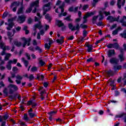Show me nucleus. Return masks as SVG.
Here are the masks:
<instances>
[{
	"instance_id": "obj_47",
	"label": "nucleus",
	"mask_w": 126,
	"mask_h": 126,
	"mask_svg": "<svg viewBox=\"0 0 126 126\" xmlns=\"http://www.w3.org/2000/svg\"><path fill=\"white\" fill-rule=\"evenodd\" d=\"M56 122H58L60 124H65V123H64L63 120L61 118L56 119Z\"/></svg>"
},
{
	"instance_id": "obj_62",
	"label": "nucleus",
	"mask_w": 126,
	"mask_h": 126,
	"mask_svg": "<svg viewBox=\"0 0 126 126\" xmlns=\"http://www.w3.org/2000/svg\"><path fill=\"white\" fill-rule=\"evenodd\" d=\"M88 7H89L88 6V5L86 4V5H84L83 6V8H82V9L83 10H86L87 9V8H88Z\"/></svg>"
},
{
	"instance_id": "obj_57",
	"label": "nucleus",
	"mask_w": 126,
	"mask_h": 126,
	"mask_svg": "<svg viewBox=\"0 0 126 126\" xmlns=\"http://www.w3.org/2000/svg\"><path fill=\"white\" fill-rule=\"evenodd\" d=\"M33 101L30 100L28 101V103H27V106H31L33 104Z\"/></svg>"
},
{
	"instance_id": "obj_28",
	"label": "nucleus",
	"mask_w": 126,
	"mask_h": 126,
	"mask_svg": "<svg viewBox=\"0 0 126 126\" xmlns=\"http://www.w3.org/2000/svg\"><path fill=\"white\" fill-rule=\"evenodd\" d=\"M14 44L15 46H16V47H21L22 43L21 42H18L17 40H14L13 41Z\"/></svg>"
},
{
	"instance_id": "obj_51",
	"label": "nucleus",
	"mask_w": 126,
	"mask_h": 126,
	"mask_svg": "<svg viewBox=\"0 0 126 126\" xmlns=\"http://www.w3.org/2000/svg\"><path fill=\"white\" fill-rule=\"evenodd\" d=\"M87 34H88V32H87V31L84 30L83 31V36L84 38H85L86 37H87Z\"/></svg>"
},
{
	"instance_id": "obj_55",
	"label": "nucleus",
	"mask_w": 126,
	"mask_h": 126,
	"mask_svg": "<svg viewBox=\"0 0 126 126\" xmlns=\"http://www.w3.org/2000/svg\"><path fill=\"white\" fill-rule=\"evenodd\" d=\"M8 117H9V116H8V115L7 114H4V115H3V119L4 121H6V120L8 119Z\"/></svg>"
},
{
	"instance_id": "obj_63",
	"label": "nucleus",
	"mask_w": 126,
	"mask_h": 126,
	"mask_svg": "<svg viewBox=\"0 0 126 126\" xmlns=\"http://www.w3.org/2000/svg\"><path fill=\"white\" fill-rule=\"evenodd\" d=\"M3 47H4V43L3 41H1L0 42V49L2 48Z\"/></svg>"
},
{
	"instance_id": "obj_41",
	"label": "nucleus",
	"mask_w": 126,
	"mask_h": 126,
	"mask_svg": "<svg viewBox=\"0 0 126 126\" xmlns=\"http://www.w3.org/2000/svg\"><path fill=\"white\" fill-rule=\"evenodd\" d=\"M3 93L4 94V96H8V92H7V88H5L3 90Z\"/></svg>"
},
{
	"instance_id": "obj_16",
	"label": "nucleus",
	"mask_w": 126,
	"mask_h": 126,
	"mask_svg": "<svg viewBox=\"0 0 126 126\" xmlns=\"http://www.w3.org/2000/svg\"><path fill=\"white\" fill-rule=\"evenodd\" d=\"M125 20H126V16H123V18L119 20L120 23L122 24L123 27H126V21Z\"/></svg>"
},
{
	"instance_id": "obj_18",
	"label": "nucleus",
	"mask_w": 126,
	"mask_h": 126,
	"mask_svg": "<svg viewBox=\"0 0 126 126\" xmlns=\"http://www.w3.org/2000/svg\"><path fill=\"white\" fill-rule=\"evenodd\" d=\"M124 117H125L124 118V122L125 123H126V113H122L121 114L119 115H117L115 116V118H124Z\"/></svg>"
},
{
	"instance_id": "obj_52",
	"label": "nucleus",
	"mask_w": 126,
	"mask_h": 126,
	"mask_svg": "<svg viewBox=\"0 0 126 126\" xmlns=\"http://www.w3.org/2000/svg\"><path fill=\"white\" fill-rule=\"evenodd\" d=\"M15 20V18H12L8 19V23H13V21Z\"/></svg>"
},
{
	"instance_id": "obj_3",
	"label": "nucleus",
	"mask_w": 126,
	"mask_h": 126,
	"mask_svg": "<svg viewBox=\"0 0 126 126\" xmlns=\"http://www.w3.org/2000/svg\"><path fill=\"white\" fill-rule=\"evenodd\" d=\"M99 21H101V20H103V19H104V15H103V12H102V11H99L98 15L94 16L93 17L92 23L93 25L96 23V21H97V19H98V17H99Z\"/></svg>"
},
{
	"instance_id": "obj_31",
	"label": "nucleus",
	"mask_w": 126,
	"mask_h": 126,
	"mask_svg": "<svg viewBox=\"0 0 126 126\" xmlns=\"http://www.w3.org/2000/svg\"><path fill=\"white\" fill-rule=\"evenodd\" d=\"M22 61L24 63L25 66L27 67L28 66V64H29V62L25 60V58L23 57L22 58Z\"/></svg>"
},
{
	"instance_id": "obj_33",
	"label": "nucleus",
	"mask_w": 126,
	"mask_h": 126,
	"mask_svg": "<svg viewBox=\"0 0 126 126\" xmlns=\"http://www.w3.org/2000/svg\"><path fill=\"white\" fill-rule=\"evenodd\" d=\"M64 2H63L61 5L59 6V8L61 9L62 13H63V12H64V8H63L64 7Z\"/></svg>"
},
{
	"instance_id": "obj_50",
	"label": "nucleus",
	"mask_w": 126,
	"mask_h": 126,
	"mask_svg": "<svg viewBox=\"0 0 126 126\" xmlns=\"http://www.w3.org/2000/svg\"><path fill=\"white\" fill-rule=\"evenodd\" d=\"M103 40H105V38L102 37L100 39H99V40H97L96 42H95V45H98V44L99 43H101V42H103Z\"/></svg>"
},
{
	"instance_id": "obj_61",
	"label": "nucleus",
	"mask_w": 126,
	"mask_h": 126,
	"mask_svg": "<svg viewBox=\"0 0 126 126\" xmlns=\"http://www.w3.org/2000/svg\"><path fill=\"white\" fill-rule=\"evenodd\" d=\"M33 22V21L32 20V18H29L28 19V24H31Z\"/></svg>"
},
{
	"instance_id": "obj_10",
	"label": "nucleus",
	"mask_w": 126,
	"mask_h": 126,
	"mask_svg": "<svg viewBox=\"0 0 126 126\" xmlns=\"http://www.w3.org/2000/svg\"><path fill=\"white\" fill-rule=\"evenodd\" d=\"M22 41H24V42L23 43V48H25V46L27 45V46H30V43L31 42V37L28 38L26 39L25 37H22Z\"/></svg>"
},
{
	"instance_id": "obj_2",
	"label": "nucleus",
	"mask_w": 126,
	"mask_h": 126,
	"mask_svg": "<svg viewBox=\"0 0 126 126\" xmlns=\"http://www.w3.org/2000/svg\"><path fill=\"white\" fill-rule=\"evenodd\" d=\"M68 27L71 31H75V30L79 31L80 28H82V29H87V28H88V26L83 23L80 25H79V23H77L75 26H73V25L71 23H69L68 24Z\"/></svg>"
},
{
	"instance_id": "obj_32",
	"label": "nucleus",
	"mask_w": 126,
	"mask_h": 126,
	"mask_svg": "<svg viewBox=\"0 0 126 126\" xmlns=\"http://www.w3.org/2000/svg\"><path fill=\"white\" fill-rule=\"evenodd\" d=\"M35 50L38 51V52L39 54H42V53H43V50L41 49L40 47H39L38 46H36L35 47Z\"/></svg>"
},
{
	"instance_id": "obj_36",
	"label": "nucleus",
	"mask_w": 126,
	"mask_h": 126,
	"mask_svg": "<svg viewBox=\"0 0 126 126\" xmlns=\"http://www.w3.org/2000/svg\"><path fill=\"white\" fill-rule=\"evenodd\" d=\"M109 80L110 82V84H109L110 86L115 87L116 86V85H114L115 83V80H112V78H110Z\"/></svg>"
},
{
	"instance_id": "obj_46",
	"label": "nucleus",
	"mask_w": 126,
	"mask_h": 126,
	"mask_svg": "<svg viewBox=\"0 0 126 126\" xmlns=\"http://www.w3.org/2000/svg\"><path fill=\"white\" fill-rule=\"evenodd\" d=\"M35 77H34V75L33 74H31L30 75V76H29V78L28 79H29L30 81H32V80H33V79H34Z\"/></svg>"
},
{
	"instance_id": "obj_35",
	"label": "nucleus",
	"mask_w": 126,
	"mask_h": 126,
	"mask_svg": "<svg viewBox=\"0 0 126 126\" xmlns=\"http://www.w3.org/2000/svg\"><path fill=\"white\" fill-rule=\"evenodd\" d=\"M39 61V64H40V66H44L45 64H46V63L43 61L42 60H41L40 58L38 59Z\"/></svg>"
},
{
	"instance_id": "obj_34",
	"label": "nucleus",
	"mask_w": 126,
	"mask_h": 126,
	"mask_svg": "<svg viewBox=\"0 0 126 126\" xmlns=\"http://www.w3.org/2000/svg\"><path fill=\"white\" fill-rule=\"evenodd\" d=\"M11 57V54L10 53H6L5 54V56L4 57V61H8L9 60V58Z\"/></svg>"
},
{
	"instance_id": "obj_13",
	"label": "nucleus",
	"mask_w": 126,
	"mask_h": 126,
	"mask_svg": "<svg viewBox=\"0 0 126 126\" xmlns=\"http://www.w3.org/2000/svg\"><path fill=\"white\" fill-rule=\"evenodd\" d=\"M107 56L108 58H112L114 56L116 55V52H115V49H109L107 52Z\"/></svg>"
},
{
	"instance_id": "obj_1",
	"label": "nucleus",
	"mask_w": 126,
	"mask_h": 126,
	"mask_svg": "<svg viewBox=\"0 0 126 126\" xmlns=\"http://www.w3.org/2000/svg\"><path fill=\"white\" fill-rule=\"evenodd\" d=\"M51 2H49L43 5L42 8L43 9V15L45 16V18L46 20H48L50 23L52 21V17L50 16V14L47 13L48 11H50L51 10Z\"/></svg>"
},
{
	"instance_id": "obj_14",
	"label": "nucleus",
	"mask_w": 126,
	"mask_h": 126,
	"mask_svg": "<svg viewBox=\"0 0 126 126\" xmlns=\"http://www.w3.org/2000/svg\"><path fill=\"white\" fill-rule=\"evenodd\" d=\"M124 51L125 50L124 49H120V54L118 56L121 63L125 61V58H124Z\"/></svg>"
},
{
	"instance_id": "obj_59",
	"label": "nucleus",
	"mask_w": 126,
	"mask_h": 126,
	"mask_svg": "<svg viewBox=\"0 0 126 126\" xmlns=\"http://www.w3.org/2000/svg\"><path fill=\"white\" fill-rule=\"evenodd\" d=\"M26 57H27L28 60H31V57L30 56V55L28 54V53H26L25 54Z\"/></svg>"
},
{
	"instance_id": "obj_9",
	"label": "nucleus",
	"mask_w": 126,
	"mask_h": 126,
	"mask_svg": "<svg viewBox=\"0 0 126 126\" xmlns=\"http://www.w3.org/2000/svg\"><path fill=\"white\" fill-rule=\"evenodd\" d=\"M94 15H95V12H87L86 15L84 16V17H83V24H85L87 23V21H88V20H87V18H88V17H90V16H92Z\"/></svg>"
},
{
	"instance_id": "obj_56",
	"label": "nucleus",
	"mask_w": 126,
	"mask_h": 126,
	"mask_svg": "<svg viewBox=\"0 0 126 126\" xmlns=\"http://www.w3.org/2000/svg\"><path fill=\"white\" fill-rule=\"evenodd\" d=\"M7 12H4L2 16V18L4 19V18L7 16Z\"/></svg>"
},
{
	"instance_id": "obj_43",
	"label": "nucleus",
	"mask_w": 126,
	"mask_h": 126,
	"mask_svg": "<svg viewBox=\"0 0 126 126\" xmlns=\"http://www.w3.org/2000/svg\"><path fill=\"white\" fill-rule=\"evenodd\" d=\"M17 59H13V61L9 60L8 62L10 63L11 64V63H13L14 64H16L17 63Z\"/></svg>"
},
{
	"instance_id": "obj_20",
	"label": "nucleus",
	"mask_w": 126,
	"mask_h": 126,
	"mask_svg": "<svg viewBox=\"0 0 126 126\" xmlns=\"http://www.w3.org/2000/svg\"><path fill=\"white\" fill-rule=\"evenodd\" d=\"M63 39H64V37L61 36V39H57L56 40V42L58 44L62 45V44H63V43H64V40H63Z\"/></svg>"
},
{
	"instance_id": "obj_7",
	"label": "nucleus",
	"mask_w": 126,
	"mask_h": 126,
	"mask_svg": "<svg viewBox=\"0 0 126 126\" xmlns=\"http://www.w3.org/2000/svg\"><path fill=\"white\" fill-rule=\"evenodd\" d=\"M11 74L12 78H14L16 77L17 80H15V82H16L17 84H21V80L23 79V77L20 76V75H17L16 76L15 73H13Z\"/></svg>"
},
{
	"instance_id": "obj_37",
	"label": "nucleus",
	"mask_w": 126,
	"mask_h": 126,
	"mask_svg": "<svg viewBox=\"0 0 126 126\" xmlns=\"http://www.w3.org/2000/svg\"><path fill=\"white\" fill-rule=\"evenodd\" d=\"M29 115L31 119H33V118L37 117V115L36 114L33 113L32 112H29Z\"/></svg>"
},
{
	"instance_id": "obj_11",
	"label": "nucleus",
	"mask_w": 126,
	"mask_h": 126,
	"mask_svg": "<svg viewBox=\"0 0 126 126\" xmlns=\"http://www.w3.org/2000/svg\"><path fill=\"white\" fill-rule=\"evenodd\" d=\"M120 61L116 57L111 58L109 60V63L111 64H118Z\"/></svg>"
},
{
	"instance_id": "obj_48",
	"label": "nucleus",
	"mask_w": 126,
	"mask_h": 126,
	"mask_svg": "<svg viewBox=\"0 0 126 126\" xmlns=\"http://www.w3.org/2000/svg\"><path fill=\"white\" fill-rule=\"evenodd\" d=\"M120 94H121V93H120L119 91L118 90L115 91V94H114L115 97H118V96H120Z\"/></svg>"
},
{
	"instance_id": "obj_26",
	"label": "nucleus",
	"mask_w": 126,
	"mask_h": 126,
	"mask_svg": "<svg viewBox=\"0 0 126 126\" xmlns=\"http://www.w3.org/2000/svg\"><path fill=\"white\" fill-rule=\"evenodd\" d=\"M18 96V94L16 93L12 95H9V98L11 99V100H13V99H15V100H16V97Z\"/></svg>"
},
{
	"instance_id": "obj_54",
	"label": "nucleus",
	"mask_w": 126,
	"mask_h": 126,
	"mask_svg": "<svg viewBox=\"0 0 126 126\" xmlns=\"http://www.w3.org/2000/svg\"><path fill=\"white\" fill-rule=\"evenodd\" d=\"M44 48L45 49H47V50H50L51 48V46H50L48 43H45Z\"/></svg>"
},
{
	"instance_id": "obj_42",
	"label": "nucleus",
	"mask_w": 126,
	"mask_h": 126,
	"mask_svg": "<svg viewBox=\"0 0 126 126\" xmlns=\"http://www.w3.org/2000/svg\"><path fill=\"white\" fill-rule=\"evenodd\" d=\"M106 19L109 20L110 22H114V17L112 16H108Z\"/></svg>"
},
{
	"instance_id": "obj_4",
	"label": "nucleus",
	"mask_w": 126,
	"mask_h": 126,
	"mask_svg": "<svg viewBox=\"0 0 126 126\" xmlns=\"http://www.w3.org/2000/svg\"><path fill=\"white\" fill-rule=\"evenodd\" d=\"M39 0H36L32 3L30 4V7H29L26 10V13H31V11H32V8L34 7V6H38V4H39Z\"/></svg>"
},
{
	"instance_id": "obj_19",
	"label": "nucleus",
	"mask_w": 126,
	"mask_h": 126,
	"mask_svg": "<svg viewBox=\"0 0 126 126\" xmlns=\"http://www.w3.org/2000/svg\"><path fill=\"white\" fill-rule=\"evenodd\" d=\"M24 9V6H23V0H22L21 7L18 10V12H17L18 14H21V13H23Z\"/></svg>"
},
{
	"instance_id": "obj_25",
	"label": "nucleus",
	"mask_w": 126,
	"mask_h": 126,
	"mask_svg": "<svg viewBox=\"0 0 126 126\" xmlns=\"http://www.w3.org/2000/svg\"><path fill=\"white\" fill-rule=\"evenodd\" d=\"M36 76L37 77L36 79H37V80H39L40 77L41 78V80H44V79L45 78V76H44V75L41 74L40 73L37 74Z\"/></svg>"
},
{
	"instance_id": "obj_5",
	"label": "nucleus",
	"mask_w": 126,
	"mask_h": 126,
	"mask_svg": "<svg viewBox=\"0 0 126 126\" xmlns=\"http://www.w3.org/2000/svg\"><path fill=\"white\" fill-rule=\"evenodd\" d=\"M55 24L57 25V26H58L59 28L62 27L61 31L62 32L65 31L66 30V26H64V24L63 23V21L59 19L55 20Z\"/></svg>"
},
{
	"instance_id": "obj_45",
	"label": "nucleus",
	"mask_w": 126,
	"mask_h": 126,
	"mask_svg": "<svg viewBox=\"0 0 126 126\" xmlns=\"http://www.w3.org/2000/svg\"><path fill=\"white\" fill-rule=\"evenodd\" d=\"M34 9L32 11V13H36L37 11H38V9H37V7H39V4H38L37 6H34Z\"/></svg>"
},
{
	"instance_id": "obj_24",
	"label": "nucleus",
	"mask_w": 126,
	"mask_h": 126,
	"mask_svg": "<svg viewBox=\"0 0 126 126\" xmlns=\"http://www.w3.org/2000/svg\"><path fill=\"white\" fill-rule=\"evenodd\" d=\"M7 36H8V39H9V40L10 44H11L12 42V37H11V32H7Z\"/></svg>"
},
{
	"instance_id": "obj_12",
	"label": "nucleus",
	"mask_w": 126,
	"mask_h": 126,
	"mask_svg": "<svg viewBox=\"0 0 126 126\" xmlns=\"http://www.w3.org/2000/svg\"><path fill=\"white\" fill-rule=\"evenodd\" d=\"M42 28L43 25L41 24V22L39 21L38 23L35 24L34 26L33 31H34L35 32V31H37V29L38 30H41V29H42Z\"/></svg>"
},
{
	"instance_id": "obj_53",
	"label": "nucleus",
	"mask_w": 126,
	"mask_h": 126,
	"mask_svg": "<svg viewBox=\"0 0 126 126\" xmlns=\"http://www.w3.org/2000/svg\"><path fill=\"white\" fill-rule=\"evenodd\" d=\"M37 69H38V68H37V67L33 66V67H32L31 71H32V72H35V71H37Z\"/></svg>"
},
{
	"instance_id": "obj_49",
	"label": "nucleus",
	"mask_w": 126,
	"mask_h": 126,
	"mask_svg": "<svg viewBox=\"0 0 126 126\" xmlns=\"http://www.w3.org/2000/svg\"><path fill=\"white\" fill-rule=\"evenodd\" d=\"M24 121H26V122L29 121V118H28V116L27 115V114H25L24 115Z\"/></svg>"
},
{
	"instance_id": "obj_38",
	"label": "nucleus",
	"mask_w": 126,
	"mask_h": 126,
	"mask_svg": "<svg viewBox=\"0 0 126 126\" xmlns=\"http://www.w3.org/2000/svg\"><path fill=\"white\" fill-rule=\"evenodd\" d=\"M6 67L8 70H11V67H12L11 64L9 62V61L8 62L7 64L6 65Z\"/></svg>"
},
{
	"instance_id": "obj_22",
	"label": "nucleus",
	"mask_w": 126,
	"mask_h": 126,
	"mask_svg": "<svg viewBox=\"0 0 126 126\" xmlns=\"http://www.w3.org/2000/svg\"><path fill=\"white\" fill-rule=\"evenodd\" d=\"M14 24V23H8V27L6 28L7 30H8V31H10V30L13 28Z\"/></svg>"
},
{
	"instance_id": "obj_29",
	"label": "nucleus",
	"mask_w": 126,
	"mask_h": 126,
	"mask_svg": "<svg viewBox=\"0 0 126 126\" xmlns=\"http://www.w3.org/2000/svg\"><path fill=\"white\" fill-rule=\"evenodd\" d=\"M87 47H88L87 52L88 53H91V52L93 50V45L88 44L87 45Z\"/></svg>"
},
{
	"instance_id": "obj_21",
	"label": "nucleus",
	"mask_w": 126,
	"mask_h": 126,
	"mask_svg": "<svg viewBox=\"0 0 126 126\" xmlns=\"http://www.w3.org/2000/svg\"><path fill=\"white\" fill-rule=\"evenodd\" d=\"M26 18V17H25V16H24V15H22L21 16H19L18 19V20H19V21H21L22 23H23V22L25 21Z\"/></svg>"
},
{
	"instance_id": "obj_44",
	"label": "nucleus",
	"mask_w": 126,
	"mask_h": 126,
	"mask_svg": "<svg viewBox=\"0 0 126 126\" xmlns=\"http://www.w3.org/2000/svg\"><path fill=\"white\" fill-rule=\"evenodd\" d=\"M120 36H121L122 38L126 39V30L124 31L123 33L120 34Z\"/></svg>"
},
{
	"instance_id": "obj_39",
	"label": "nucleus",
	"mask_w": 126,
	"mask_h": 126,
	"mask_svg": "<svg viewBox=\"0 0 126 126\" xmlns=\"http://www.w3.org/2000/svg\"><path fill=\"white\" fill-rule=\"evenodd\" d=\"M71 15H68L66 18H64V20H66V21L70 22L72 21V19H71Z\"/></svg>"
},
{
	"instance_id": "obj_60",
	"label": "nucleus",
	"mask_w": 126,
	"mask_h": 126,
	"mask_svg": "<svg viewBox=\"0 0 126 126\" xmlns=\"http://www.w3.org/2000/svg\"><path fill=\"white\" fill-rule=\"evenodd\" d=\"M73 39H74V36L73 35H71L67 37V40H68L69 41H72Z\"/></svg>"
},
{
	"instance_id": "obj_23",
	"label": "nucleus",
	"mask_w": 126,
	"mask_h": 126,
	"mask_svg": "<svg viewBox=\"0 0 126 126\" xmlns=\"http://www.w3.org/2000/svg\"><path fill=\"white\" fill-rule=\"evenodd\" d=\"M95 62H96V59L93 57H90L87 60L86 63H95Z\"/></svg>"
},
{
	"instance_id": "obj_58",
	"label": "nucleus",
	"mask_w": 126,
	"mask_h": 126,
	"mask_svg": "<svg viewBox=\"0 0 126 126\" xmlns=\"http://www.w3.org/2000/svg\"><path fill=\"white\" fill-rule=\"evenodd\" d=\"M84 38L85 37H84V36L82 37L81 38H79V42L83 43V42H84L85 40H86V39H84Z\"/></svg>"
},
{
	"instance_id": "obj_6",
	"label": "nucleus",
	"mask_w": 126,
	"mask_h": 126,
	"mask_svg": "<svg viewBox=\"0 0 126 126\" xmlns=\"http://www.w3.org/2000/svg\"><path fill=\"white\" fill-rule=\"evenodd\" d=\"M7 88H10L9 89V94H13V93H14L15 91H17V90H18V87H17V86L12 84H9L7 86Z\"/></svg>"
},
{
	"instance_id": "obj_30",
	"label": "nucleus",
	"mask_w": 126,
	"mask_h": 126,
	"mask_svg": "<svg viewBox=\"0 0 126 126\" xmlns=\"http://www.w3.org/2000/svg\"><path fill=\"white\" fill-rule=\"evenodd\" d=\"M101 1V0H93L92 2V5L93 7H95L96 6V4L99 2V1Z\"/></svg>"
},
{
	"instance_id": "obj_15",
	"label": "nucleus",
	"mask_w": 126,
	"mask_h": 126,
	"mask_svg": "<svg viewBox=\"0 0 126 126\" xmlns=\"http://www.w3.org/2000/svg\"><path fill=\"white\" fill-rule=\"evenodd\" d=\"M57 113L58 111H51L50 112L48 113V114L49 116V121H50V122H52V121H53V116H54V115H56V114H57Z\"/></svg>"
},
{
	"instance_id": "obj_8",
	"label": "nucleus",
	"mask_w": 126,
	"mask_h": 126,
	"mask_svg": "<svg viewBox=\"0 0 126 126\" xmlns=\"http://www.w3.org/2000/svg\"><path fill=\"white\" fill-rule=\"evenodd\" d=\"M108 49H115V50H120L121 47L118 42H115L114 43H110L106 46Z\"/></svg>"
},
{
	"instance_id": "obj_17",
	"label": "nucleus",
	"mask_w": 126,
	"mask_h": 126,
	"mask_svg": "<svg viewBox=\"0 0 126 126\" xmlns=\"http://www.w3.org/2000/svg\"><path fill=\"white\" fill-rule=\"evenodd\" d=\"M104 71L106 73L108 77H110V76H114V75H115V72L111 69H109V70H105Z\"/></svg>"
},
{
	"instance_id": "obj_64",
	"label": "nucleus",
	"mask_w": 126,
	"mask_h": 126,
	"mask_svg": "<svg viewBox=\"0 0 126 126\" xmlns=\"http://www.w3.org/2000/svg\"><path fill=\"white\" fill-rule=\"evenodd\" d=\"M4 86H5V85H4V84L3 83V81H1L0 82V87H4Z\"/></svg>"
},
{
	"instance_id": "obj_40",
	"label": "nucleus",
	"mask_w": 126,
	"mask_h": 126,
	"mask_svg": "<svg viewBox=\"0 0 126 126\" xmlns=\"http://www.w3.org/2000/svg\"><path fill=\"white\" fill-rule=\"evenodd\" d=\"M122 66L121 65H119L118 66L114 65V70H120V69H121V68H122Z\"/></svg>"
},
{
	"instance_id": "obj_27",
	"label": "nucleus",
	"mask_w": 126,
	"mask_h": 126,
	"mask_svg": "<svg viewBox=\"0 0 126 126\" xmlns=\"http://www.w3.org/2000/svg\"><path fill=\"white\" fill-rule=\"evenodd\" d=\"M19 6V5H20V2L19 1H14L10 5V7H12L13 6Z\"/></svg>"
}]
</instances>
